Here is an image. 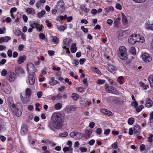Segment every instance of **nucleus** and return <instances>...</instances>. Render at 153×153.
Wrapping results in <instances>:
<instances>
[{
  "mask_svg": "<svg viewBox=\"0 0 153 153\" xmlns=\"http://www.w3.org/2000/svg\"><path fill=\"white\" fill-rule=\"evenodd\" d=\"M64 120V117L60 114L54 113L51 117V121L48 124L49 128L53 131L60 129L63 125Z\"/></svg>",
  "mask_w": 153,
  "mask_h": 153,
  "instance_id": "nucleus-1",
  "label": "nucleus"
},
{
  "mask_svg": "<svg viewBox=\"0 0 153 153\" xmlns=\"http://www.w3.org/2000/svg\"><path fill=\"white\" fill-rule=\"evenodd\" d=\"M119 56L122 60H125L127 59V53L126 47L121 46L119 48Z\"/></svg>",
  "mask_w": 153,
  "mask_h": 153,
  "instance_id": "nucleus-2",
  "label": "nucleus"
},
{
  "mask_svg": "<svg viewBox=\"0 0 153 153\" xmlns=\"http://www.w3.org/2000/svg\"><path fill=\"white\" fill-rule=\"evenodd\" d=\"M105 90L107 92L111 93L117 95L119 94V92L114 87L111 86H107L105 87Z\"/></svg>",
  "mask_w": 153,
  "mask_h": 153,
  "instance_id": "nucleus-3",
  "label": "nucleus"
},
{
  "mask_svg": "<svg viewBox=\"0 0 153 153\" xmlns=\"http://www.w3.org/2000/svg\"><path fill=\"white\" fill-rule=\"evenodd\" d=\"M142 59L145 62L148 63L151 62L152 58L148 53H145L141 55Z\"/></svg>",
  "mask_w": 153,
  "mask_h": 153,
  "instance_id": "nucleus-4",
  "label": "nucleus"
},
{
  "mask_svg": "<svg viewBox=\"0 0 153 153\" xmlns=\"http://www.w3.org/2000/svg\"><path fill=\"white\" fill-rule=\"evenodd\" d=\"M137 35H134V36H129V38L128 39V41L129 43L130 44H134L137 41Z\"/></svg>",
  "mask_w": 153,
  "mask_h": 153,
  "instance_id": "nucleus-5",
  "label": "nucleus"
},
{
  "mask_svg": "<svg viewBox=\"0 0 153 153\" xmlns=\"http://www.w3.org/2000/svg\"><path fill=\"white\" fill-rule=\"evenodd\" d=\"M8 104L9 106L12 110H14L16 106L13 103L12 99L11 97H9L8 99Z\"/></svg>",
  "mask_w": 153,
  "mask_h": 153,
  "instance_id": "nucleus-6",
  "label": "nucleus"
},
{
  "mask_svg": "<svg viewBox=\"0 0 153 153\" xmlns=\"http://www.w3.org/2000/svg\"><path fill=\"white\" fill-rule=\"evenodd\" d=\"M27 126L26 124H24L22 126L21 133L22 135H23L27 134Z\"/></svg>",
  "mask_w": 153,
  "mask_h": 153,
  "instance_id": "nucleus-7",
  "label": "nucleus"
},
{
  "mask_svg": "<svg viewBox=\"0 0 153 153\" xmlns=\"http://www.w3.org/2000/svg\"><path fill=\"white\" fill-rule=\"evenodd\" d=\"M15 71L16 73L18 75L25 73V71L22 68L19 67H16L15 68Z\"/></svg>",
  "mask_w": 153,
  "mask_h": 153,
  "instance_id": "nucleus-8",
  "label": "nucleus"
},
{
  "mask_svg": "<svg viewBox=\"0 0 153 153\" xmlns=\"http://www.w3.org/2000/svg\"><path fill=\"white\" fill-rule=\"evenodd\" d=\"M16 76L14 74H11L10 75L7 76V79L10 82H12L15 80Z\"/></svg>",
  "mask_w": 153,
  "mask_h": 153,
  "instance_id": "nucleus-9",
  "label": "nucleus"
},
{
  "mask_svg": "<svg viewBox=\"0 0 153 153\" xmlns=\"http://www.w3.org/2000/svg\"><path fill=\"white\" fill-rule=\"evenodd\" d=\"M28 79L29 82L31 85H33L35 82L34 77L33 74H30L29 75Z\"/></svg>",
  "mask_w": 153,
  "mask_h": 153,
  "instance_id": "nucleus-10",
  "label": "nucleus"
},
{
  "mask_svg": "<svg viewBox=\"0 0 153 153\" xmlns=\"http://www.w3.org/2000/svg\"><path fill=\"white\" fill-rule=\"evenodd\" d=\"M146 106L147 107L149 108L151 107L153 104V102L150 99L147 98L146 99Z\"/></svg>",
  "mask_w": 153,
  "mask_h": 153,
  "instance_id": "nucleus-11",
  "label": "nucleus"
},
{
  "mask_svg": "<svg viewBox=\"0 0 153 153\" xmlns=\"http://www.w3.org/2000/svg\"><path fill=\"white\" fill-rule=\"evenodd\" d=\"M116 68L115 66L112 65H108V70L111 73H114L116 71Z\"/></svg>",
  "mask_w": 153,
  "mask_h": 153,
  "instance_id": "nucleus-12",
  "label": "nucleus"
},
{
  "mask_svg": "<svg viewBox=\"0 0 153 153\" xmlns=\"http://www.w3.org/2000/svg\"><path fill=\"white\" fill-rule=\"evenodd\" d=\"M101 111L108 116H112V113L110 111L108 110L107 109L105 108L101 109Z\"/></svg>",
  "mask_w": 153,
  "mask_h": 153,
  "instance_id": "nucleus-13",
  "label": "nucleus"
},
{
  "mask_svg": "<svg viewBox=\"0 0 153 153\" xmlns=\"http://www.w3.org/2000/svg\"><path fill=\"white\" fill-rule=\"evenodd\" d=\"M33 25L36 26V28L38 30H39V31H40L42 30V25H40L35 22H34L33 23Z\"/></svg>",
  "mask_w": 153,
  "mask_h": 153,
  "instance_id": "nucleus-14",
  "label": "nucleus"
},
{
  "mask_svg": "<svg viewBox=\"0 0 153 153\" xmlns=\"http://www.w3.org/2000/svg\"><path fill=\"white\" fill-rule=\"evenodd\" d=\"M77 48L76 47V44L75 43H73L71 46V51L72 53H74L77 51Z\"/></svg>",
  "mask_w": 153,
  "mask_h": 153,
  "instance_id": "nucleus-15",
  "label": "nucleus"
},
{
  "mask_svg": "<svg viewBox=\"0 0 153 153\" xmlns=\"http://www.w3.org/2000/svg\"><path fill=\"white\" fill-rule=\"evenodd\" d=\"M26 59V56L25 55L19 57L18 59V62L19 64H21L24 62Z\"/></svg>",
  "mask_w": 153,
  "mask_h": 153,
  "instance_id": "nucleus-16",
  "label": "nucleus"
},
{
  "mask_svg": "<svg viewBox=\"0 0 153 153\" xmlns=\"http://www.w3.org/2000/svg\"><path fill=\"white\" fill-rule=\"evenodd\" d=\"M134 134L138 135L140 133V129L139 127L138 126H136L134 127L133 130Z\"/></svg>",
  "mask_w": 153,
  "mask_h": 153,
  "instance_id": "nucleus-17",
  "label": "nucleus"
},
{
  "mask_svg": "<svg viewBox=\"0 0 153 153\" xmlns=\"http://www.w3.org/2000/svg\"><path fill=\"white\" fill-rule=\"evenodd\" d=\"M15 109H14V110H12V111L15 112L17 116L19 117L21 115L22 112L16 107H15Z\"/></svg>",
  "mask_w": 153,
  "mask_h": 153,
  "instance_id": "nucleus-18",
  "label": "nucleus"
},
{
  "mask_svg": "<svg viewBox=\"0 0 153 153\" xmlns=\"http://www.w3.org/2000/svg\"><path fill=\"white\" fill-rule=\"evenodd\" d=\"M51 80L49 82V84L51 85H54L58 83V82L55 80L54 77H51Z\"/></svg>",
  "mask_w": 153,
  "mask_h": 153,
  "instance_id": "nucleus-19",
  "label": "nucleus"
},
{
  "mask_svg": "<svg viewBox=\"0 0 153 153\" xmlns=\"http://www.w3.org/2000/svg\"><path fill=\"white\" fill-rule=\"evenodd\" d=\"M148 80L150 83V86L153 87V75H150L148 78Z\"/></svg>",
  "mask_w": 153,
  "mask_h": 153,
  "instance_id": "nucleus-20",
  "label": "nucleus"
},
{
  "mask_svg": "<svg viewBox=\"0 0 153 153\" xmlns=\"http://www.w3.org/2000/svg\"><path fill=\"white\" fill-rule=\"evenodd\" d=\"M71 40L68 38L65 39L63 40L64 44L68 46H69L71 44Z\"/></svg>",
  "mask_w": 153,
  "mask_h": 153,
  "instance_id": "nucleus-21",
  "label": "nucleus"
},
{
  "mask_svg": "<svg viewBox=\"0 0 153 153\" xmlns=\"http://www.w3.org/2000/svg\"><path fill=\"white\" fill-rule=\"evenodd\" d=\"M64 4L63 0H60L58 1L57 3V6L61 8H63L64 6Z\"/></svg>",
  "mask_w": 153,
  "mask_h": 153,
  "instance_id": "nucleus-22",
  "label": "nucleus"
},
{
  "mask_svg": "<svg viewBox=\"0 0 153 153\" xmlns=\"http://www.w3.org/2000/svg\"><path fill=\"white\" fill-rule=\"evenodd\" d=\"M92 132L91 131H90L88 130H86L85 131V137L86 138H89Z\"/></svg>",
  "mask_w": 153,
  "mask_h": 153,
  "instance_id": "nucleus-23",
  "label": "nucleus"
},
{
  "mask_svg": "<svg viewBox=\"0 0 153 153\" xmlns=\"http://www.w3.org/2000/svg\"><path fill=\"white\" fill-rule=\"evenodd\" d=\"M114 8L112 6L108 7L105 9V12L107 13L109 12H112L114 10Z\"/></svg>",
  "mask_w": 153,
  "mask_h": 153,
  "instance_id": "nucleus-24",
  "label": "nucleus"
},
{
  "mask_svg": "<svg viewBox=\"0 0 153 153\" xmlns=\"http://www.w3.org/2000/svg\"><path fill=\"white\" fill-rule=\"evenodd\" d=\"M11 91V87L10 86H7L4 90V92L7 94H10Z\"/></svg>",
  "mask_w": 153,
  "mask_h": 153,
  "instance_id": "nucleus-25",
  "label": "nucleus"
},
{
  "mask_svg": "<svg viewBox=\"0 0 153 153\" xmlns=\"http://www.w3.org/2000/svg\"><path fill=\"white\" fill-rule=\"evenodd\" d=\"M52 41L53 42L54 44H58L59 42V39L56 36H53L52 38Z\"/></svg>",
  "mask_w": 153,
  "mask_h": 153,
  "instance_id": "nucleus-26",
  "label": "nucleus"
},
{
  "mask_svg": "<svg viewBox=\"0 0 153 153\" xmlns=\"http://www.w3.org/2000/svg\"><path fill=\"white\" fill-rule=\"evenodd\" d=\"M30 97L26 96L25 98H24L23 100H22V102L25 104H27L30 101Z\"/></svg>",
  "mask_w": 153,
  "mask_h": 153,
  "instance_id": "nucleus-27",
  "label": "nucleus"
},
{
  "mask_svg": "<svg viewBox=\"0 0 153 153\" xmlns=\"http://www.w3.org/2000/svg\"><path fill=\"white\" fill-rule=\"evenodd\" d=\"M146 28L148 30H153V23L152 24H146Z\"/></svg>",
  "mask_w": 153,
  "mask_h": 153,
  "instance_id": "nucleus-28",
  "label": "nucleus"
},
{
  "mask_svg": "<svg viewBox=\"0 0 153 153\" xmlns=\"http://www.w3.org/2000/svg\"><path fill=\"white\" fill-rule=\"evenodd\" d=\"M62 107V105L61 103H57L54 106V108L56 110H59Z\"/></svg>",
  "mask_w": 153,
  "mask_h": 153,
  "instance_id": "nucleus-29",
  "label": "nucleus"
},
{
  "mask_svg": "<svg viewBox=\"0 0 153 153\" xmlns=\"http://www.w3.org/2000/svg\"><path fill=\"white\" fill-rule=\"evenodd\" d=\"M71 97L73 99L75 100H77L79 97V95L76 93L72 94Z\"/></svg>",
  "mask_w": 153,
  "mask_h": 153,
  "instance_id": "nucleus-30",
  "label": "nucleus"
},
{
  "mask_svg": "<svg viewBox=\"0 0 153 153\" xmlns=\"http://www.w3.org/2000/svg\"><path fill=\"white\" fill-rule=\"evenodd\" d=\"M45 13V11L44 10L41 11L37 13V16L38 18H41Z\"/></svg>",
  "mask_w": 153,
  "mask_h": 153,
  "instance_id": "nucleus-31",
  "label": "nucleus"
},
{
  "mask_svg": "<svg viewBox=\"0 0 153 153\" xmlns=\"http://www.w3.org/2000/svg\"><path fill=\"white\" fill-rule=\"evenodd\" d=\"M26 95L27 96L30 97L31 95V91L29 88H27L25 91Z\"/></svg>",
  "mask_w": 153,
  "mask_h": 153,
  "instance_id": "nucleus-32",
  "label": "nucleus"
},
{
  "mask_svg": "<svg viewBox=\"0 0 153 153\" xmlns=\"http://www.w3.org/2000/svg\"><path fill=\"white\" fill-rule=\"evenodd\" d=\"M66 109L68 112H69L73 111L74 108L71 106L68 105L66 106Z\"/></svg>",
  "mask_w": 153,
  "mask_h": 153,
  "instance_id": "nucleus-33",
  "label": "nucleus"
},
{
  "mask_svg": "<svg viewBox=\"0 0 153 153\" xmlns=\"http://www.w3.org/2000/svg\"><path fill=\"white\" fill-rule=\"evenodd\" d=\"M73 149L72 147H65L63 148V150L65 152L69 151L70 150L72 151Z\"/></svg>",
  "mask_w": 153,
  "mask_h": 153,
  "instance_id": "nucleus-34",
  "label": "nucleus"
},
{
  "mask_svg": "<svg viewBox=\"0 0 153 153\" xmlns=\"http://www.w3.org/2000/svg\"><path fill=\"white\" fill-rule=\"evenodd\" d=\"M122 21L123 23H126L127 19L126 16L123 13H121Z\"/></svg>",
  "mask_w": 153,
  "mask_h": 153,
  "instance_id": "nucleus-35",
  "label": "nucleus"
},
{
  "mask_svg": "<svg viewBox=\"0 0 153 153\" xmlns=\"http://www.w3.org/2000/svg\"><path fill=\"white\" fill-rule=\"evenodd\" d=\"M130 51L133 55H135L136 54L135 48L133 47H132L130 49Z\"/></svg>",
  "mask_w": 153,
  "mask_h": 153,
  "instance_id": "nucleus-36",
  "label": "nucleus"
},
{
  "mask_svg": "<svg viewBox=\"0 0 153 153\" xmlns=\"http://www.w3.org/2000/svg\"><path fill=\"white\" fill-rule=\"evenodd\" d=\"M153 137V134H150L149 135V137L148 138V142L152 143L153 142V139L152 138Z\"/></svg>",
  "mask_w": 153,
  "mask_h": 153,
  "instance_id": "nucleus-37",
  "label": "nucleus"
},
{
  "mask_svg": "<svg viewBox=\"0 0 153 153\" xmlns=\"http://www.w3.org/2000/svg\"><path fill=\"white\" fill-rule=\"evenodd\" d=\"M30 67H32L33 68H34V64L31 63H28L27 65V68L28 71H29L30 68Z\"/></svg>",
  "mask_w": 153,
  "mask_h": 153,
  "instance_id": "nucleus-38",
  "label": "nucleus"
},
{
  "mask_svg": "<svg viewBox=\"0 0 153 153\" xmlns=\"http://www.w3.org/2000/svg\"><path fill=\"white\" fill-rule=\"evenodd\" d=\"M134 121V119L133 118L131 117L128 120V123L130 125H132Z\"/></svg>",
  "mask_w": 153,
  "mask_h": 153,
  "instance_id": "nucleus-39",
  "label": "nucleus"
},
{
  "mask_svg": "<svg viewBox=\"0 0 153 153\" xmlns=\"http://www.w3.org/2000/svg\"><path fill=\"white\" fill-rule=\"evenodd\" d=\"M22 33V32L19 30H15L14 31V33L17 36L20 35Z\"/></svg>",
  "mask_w": 153,
  "mask_h": 153,
  "instance_id": "nucleus-40",
  "label": "nucleus"
},
{
  "mask_svg": "<svg viewBox=\"0 0 153 153\" xmlns=\"http://www.w3.org/2000/svg\"><path fill=\"white\" fill-rule=\"evenodd\" d=\"M26 12L30 14H31L34 12L33 9L32 8H28L26 9Z\"/></svg>",
  "mask_w": 153,
  "mask_h": 153,
  "instance_id": "nucleus-41",
  "label": "nucleus"
},
{
  "mask_svg": "<svg viewBox=\"0 0 153 153\" xmlns=\"http://www.w3.org/2000/svg\"><path fill=\"white\" fill-rule=\"evenodd\" d=\"M6 28L5 27L0 28V34H2L6 33Z\"/></svg>",
  "mask_w": 153,
  "mask_h": 153,
  "instance_id": "nucleus-42",
  "label": "nucleus"
},
{
  "mask_svg": "<svg viewBox=\"0 0 153 153\" xmlns=\"http://www.w3.org/2000/svg\"><path fill=\"white\" fill-rule=\"evenodd\" d=\"M137 37L138 38H137V39H139L141 42L143 43L144 42V39L143 37V36H140V35L137 34Z\"/></svg>",
  "mask_w": 153,
  "mask_h": 153,
  "instance_id": "nucleus-43",
  "label": "nucleus"
},
{
  "mask_svg": "<svg viewBox=\"0 0 153 153\" xmlns=\"http://www.w3.org/2000/svg\"><path fill=\"white\" fill-rule=\"evenodd\" d=\"M76 131L72 132L70 133V135L72 138H75L76 137Z\"/></svg>",
  "mask_w": 153,
  "mask_h": 153,
  "instance_id": "nucleus-44",
  "label": "nucleus"
},
{
  "mask_svg": "<svg viewBox=\"0 0 153 153\" xmlns=\"http://www.w3.org/2000/svg\"><path fill=\"white\" fill-rule=\"evenodd\" d=\"M143 107V105H141L137 107L136 110L137 112H139L141 111Z\"/></svg>",
  "mask_w": 153,
  "mask_h": 153,
  "instance_id": "nucleus-45",
  "label": "nucleus"
},
{
  "mask_svg": "<svg viewBox=\"0 0 153 153\" xmlns=\"http://www.w3.org/2000/svg\"><path fill=\"white\" fill-rule=\"evenodd\" d=\"M7 74V71L5 69L2 70L1 72V75L2 76H5Z\"/></svg>",
  "mask_w": 153,
  "mask_h": 153,
  "instance_id": "nucleus-46",
  "label": "nucleus"
},
{
  "mask_svg": "<svg viewBox=\"0 0 153 153\" xmlns=\"http://www.w3.org/2000/svg\"><path fill=\"white\" fill-rule=\"evenodd\" d=\"M4 42H7L9 40H10L11 39V38L10 36H5L3 37Z\"/></svg>",
  "mask_w": 153,
  "mask_h": 153,
  "instance_id": "nucleus-47",
  "label": "nucleus"
},
{
  "mask_svg": "<svg viewBox=\"0 0 153 153\" xmlns=\"http://www.w3.org/2000/svg\"><path fill=\"white\" fill-rule=\"evenodd\" d=\"M12 51L11 49L8 50L7 52V54L9 57H11L12 56Z\"/></svg>",
  "mask_w": 153,
  "mask_h": 153,
  "instance_id": "nucleus-48",
  "label": "nucleus"
},
{
  "mask_svg": "<svg viewBox=\"0 0 153 153\" xmlns=\"http://www.w3.org/2000/svg\"><path fill=\"white\" fill-rule=\"evenodd\" d=\"M115 7L117 9H119L120 10L122 9L121 5L120 4L118 3H117L116 4Z\"/></svg>",
  "mask_w": 153,
  "mask_h": 153,
  "instance_id": "nucleus-49",
  "label": "nucleus"
},
{
  "mask_svg": "<svg viewBox=\"0 0 153 153\" xmlns=\"http://www.w3.org/2000/svg\"><path fill=\"white\" fill-rule=\"evenodd\" d=\"M117 142H114V143L112 144L111 147L112 148L114 149H115L117 148Z\"/></svg>",
  "mask_w": 153,
  "mask_h": 153,
  "instance_id": "nucleus-50",
  "label": "nucleus"
},
{
  "mask_svg": "<svg viewBox=\"0 0 153 153\" xmlns=\"http://www.w3.org/2000/svg\"><path fill=\"white\" fill-rule=\"evenodd\" d=\"M94 70V71H95L97 73V74L101 75V72L99 69H98L97 68H96L94 67L93 68Z\"/></svg>",
  "mask_w": 153,
  "mask_h": 153,
  "instance_id": "nucleus-51",
  "label": "nucleus"
},
{
  "mask_svg": "<svg viewBox=\"0 0 153 153\" xmlns=\"http://www.w3.org/2000/svg\"><path fill=\"white\" fill-rule=\"evenodd\" d=\"M56 76L59 79L60 81H62L63 80V79L61 77V74L60 73L57 74H56Z\"/></svg>",
  "mask_w": 153,
  "mask_h": 153,
  "instance_id": "nucleus-52",
  "label": "nucleus"
},
{
  "mask_svg": "<svg viewBox=\"0 0 153 153\" xmlns=\"http://www.w3.org/2000/svg\"><path fill=\"white\" fill-rule=\"evenodd\" d=\"M39 37L42 40L44 39L45 37V35L43 33H41L39 34Z\"/></svg>",
  "mask_w": 153,
  "mask_h": 153,
  "instance_id": "nucleus-53",
  "label": "nucleus"
},
{
  "mask_svg": "<svg viewBox=\"0 0 153 153\" xmlns=\"http://www.w3.org/2000/svg\"><path fill=\"white\" fill-rule=\"evenodd\" d=\"M145 146L144 144H142L140 147V149L141 152H143L145 149Z\"/></svg>",
  "mask_w": 153,
  "mask_h": 153,
  "instance_id": "nucleus-54",
  "label": "nucleus"
},
{
  "mask_svg": "<svg viewBox=\"0 0 153 153\" xmlns=\"http://www.w3.org/2000/svg\"><path fill=\"white\" fill-rule=\"evenodd\" d=\"M81 29L85 33H87L88 31V29L85 28L84 26H82L81 27Z\"/></svg>",
  "mask_w": 153,
  "mask_h": 153,
  "instance_id": "nucleus-55",
  "label": "nucleus"
},
{
  "mask_svg": "<svg viewBox=\"0 0 153 153\" xmlns=\"http://www.w3.org/2000/svg\"><path fill=\"white\" fill-rule=\"evenodd\" d=\"M79 149L82 152H85L87 150V149L85 147H80Z\"/></svg>",
  "mask_w": 153,
  "mask_h": 153,
  "instance_id": "nucleus-56",
  "label": "nucleus"
},
{
  "mask_svg": "<svg viewBox=\"0 0 153 153\" xmlns=\"http://www.w3.org/2000/svg\"><path fill=\"white\" fill-rule=\"evenodd\" d=\"M113 23V21L111 19H108L107 21V23L110 26H111Z\"/></svg>",
  "mask_w": 153,
  "mask_h": 153,
  "instance_id": "nucleus-57",
  "label": "nucleus"
},
{
  "mask_svg": "<svg viewBox=\"0 0 153 153\" xmlns=\"http://www.w3.org/2000/svg\"><path fill=\"white\" fill-rule=\"evenodd\" d=\"M97 83L99 84H102L105 82V80L103 79H99L97 81Z\"/></svg>",
  "mask_w": 153,
  "mask_h": 153,
  "instance_id": "nucleus-58",
  "label": "nucleus"
},
{
  "mask_svg": "<svg viewBox=\"0 0 153 153\" xmlns=\"http://www.w3.org/2000/svg\"><path fill=\"white\" fill-rule=\"evenodd\" d=\"M102 130L100 128H98L96 131V133L98 134H101Z\"/></svg>",
  "mask_w": 153,
  "mask_h": 153,
  "instance_id": "nucleus-59",
  "label": "nucleus"
},
{
  "mask_svg": "<svg viewBox=\"0 0 153 153\" xmlns=\"http://www.w3.org/2000/svg\"><path fill=\"white\" fill-rule=\"evenodd\" d=\"M67 18V16L66 15L64 16H60L59 17L60 19L61 20H64L66 19Z\"/></svg>",
  "mask_w": 153,
  "mask_h": 153,
  "instance_id": "nucleus-60",
  "label": "nucleus"
},
{
  "mask_svg": "<svg viewBox=\"0 0 153 153\" xmlns=\"http://www.w3.org/2000/svg\"><path fill=\"white\" fill-rule=\"evenodd\" d=\"M23 20L25 22H27L28 18L27 16L25 15H24L22 16Z\"/></svg>",
  "mask_w": 153,
  "mask_h": 153,
  "instance_id": "nucleus-61",
  "label": "nucleus"
},
{
  "mask_svg": "<svg viewBox=\"0 0 153 153\" xmlns=\"http://www.w3.org/2000/svg\"><path fill=\"white\" fill-rule=\"evenodd\" d=\"M58 28L60 31H64L65 29V27L64 26H61L58 27Z\"/></svg>",
  "mask_w": 153,
  "mask_h": 153,
  "instance_id": "nucleus-62",
  "label": "nucleus"
},
{
  "mask_svg": "<svg viewBox=\"0 0 153 153\" xmlns=\"http://www.w3.org/2000/svg\"><path fill=\"white\" fill-rule=\"evenodd\" d=\"M149 121L150 127L153 126V119H149Z\"/></svg>",
  "mask_w": 153,
  "mask_h": 153,
  "instance_id": "nucleus-63",
  "label": "nucleus"
},
{
  "mask_svg": "<svg viewBox=\"0 0 153 153\" xmlns=\"http://www.w3.org/2000/svg\"><path fill=\"white\" fill-rule=\"evenodd\" d=\"M110 130L109 129H106L104 132V134L105 135H108L110 133Z\"/></svg>",
  "mask_w": 153,
  "mask_h": 153,
  "instance_id": "nucleus-64",
  "label": "nucleus"
}]
</instances>
